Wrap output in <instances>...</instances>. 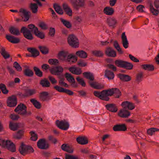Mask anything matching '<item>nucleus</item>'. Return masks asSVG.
<instances>
[{"instance_id":"nucleus-1","label":"nucleus","mask_w":159,"mask_h":159,"mask_svg":"<svg viewBox=\"0 0 159 159\" xmlns=\"http://www.w3.org/2000/svg\"><path fill=\"white\" fill-rule=\"evenodd\" d=\"M94 95L101 99L106 101L109 100V96H111L113 94L116 98H119L121 95V93L119 89L117 88L109 89L107 90H103L101 92L95 91L93 93Z\"/></svg>"},{"instance_id":"nucleus-2","label":"nucleus","mask_w":159,"mask_h":159,"mask_svg":"<svg viewBox=\"0 0 159 159\" xmlns=\"http://www.w3.org/2000/svg\"><path fill=\"white\" fill-rule=\"evenodd\" d=\"M121 105L122 106L123 108L118 113V115L121 117H128L130 115V113L127 109L133 110L134 108V106L132 103L128 101L122 102Z\"/></svg>"},{"instance_id":"nucleus-3","label":"nucleus","mask_w":159,"mask_h":159,"mask_svg":"<svg viewBox=\"0 0 159 159\" xmlns=\"http://www.w3.org/2000/svg\"><path fill=\"white\" fill-rule=\"evenodd\" d=\"M58 57L61 60L68 62L70 64L75 63L77 61V57L75 56L69 54L67 52L63 51L59 53Z\"/></svg>"},{"instance_id":"nucleus-4","label":"nucleus","mask_w":159,"mask_h":159,"mask_svg":"<svg viewBox=\"0 0 159 159\" xmlns=\"http://www.w3.org/2000/svg\"><path fill=\"white\" fill-rule=\"evenodd\" d=\"M28 27L30 30L25 27H23L21 29L20 32L23 34L26 38L29 40H32L33 39V37L31 32L34 33L35 31H37L38 29L33 24L29 25Z\"/></svg>"},{"instance_id":"nucleus-5","label":"nucleus","mask_w":159,"mask_h":159,"mask_svg":"<svg viewBox=\"0 0 159 159\" xmlns=\"http://www.w3.org/2000/svg\"><path fill=\"white\" fill-rule=\"evenodd\" d=\"M83 75L86 78L90 80L89 83L92 87L97 89H101L103 88L104 86L102 84L96 82L92 81L94 80L93 73L89 72H85L83 73Z\"/></svg>"},{"instance_id":"nucleus-6","label":"nucleus","mask_w":159,"mask_h":159,"mask_svg":"<svg viewBox=\"0 0 159 159\" xmlns=\"http://www.w3.org/2000/svg\"><path fill=\"white\" fill-rule=\"evenodd\" d=\"M115 64L119 67L125 68L128 70L131 69L133 66V65L131 63L120 59L116 60Z\"/></svg>"},{"instance_id":"nucleus-7","label":"nucleus","mask_w":159,"mask_h":159,"mask_svg":"<svg viewBox=\"0 0 159 159\" xmlns=\"http://www.w3.org/2000/svg\"><path fill=\"white\" fill-rule=\"evenodd\" d=\"M0 145L3 147H6L9 151L12 152L16 151V148L14 144L8 140L0 139Z\"/></svg>"},{"instance_id":"nucleus-8","label":"nucleus","mask_w":159,"mask_h":159,"mask_svg":"<svg viewBox=\"0 0 159 159\" xmlns=\"http://www.w3.org/2000/svg\"><path fill=\"white\" fill-rule=\"evenodd\" d=\"M67 40L68 43L70 45L74 48L78 47V40L74 35H70L68 38Z\"/></svg>"},{"instance_id":"nucleus-9","label":"nucleus","mask_w":159,"mask_h":159,"mask_svg":"<svg viewBox=\"0 0 159 159\" xmlns=\"http://www.w3.org/2000/svg\"><path fill=\"white\" fill-rule=\"evenodd\" d=\"M20 153L24 155L27 153H31L34 151L33 148L30 146H28L22 143L19 148Z\"/></svg>"},{"instance_id":"nucleus-10","label":"nucleus","mask_w":159,"mask_h":159,"mask_svg":"<svg viewBox=\"0 0 159 159\" xmlns=\"http://www.w3.org/2000/svg\"><path fill=\"white\" fill-rule=\"evenodd\" d=\"M26 107L23 104L20 103L15 109V111L18 113L22 115H25L27 112L26 111Z\"/></svg>"},{"instance_id":"nucleus-11","label":"nucleus","mask_w":159,"mask_h":159,"mask_svg":"<svg viewBox=\"0 0 159 159\" xmlns=\"http://www.w3.org/2000/svg\"><path fill=\"white\" fill-rule=\"evenodd\" d=\"M57 126L60 129L64 130L68 129L69 127V123L66 121L57 120L56 121Z\"/></svg>"},{"instance_id":"nucleus-12","label":"nucleus","mask_w":159,"mask_h":159,"mask_svg":"<svg viewBox=\"0 0 159 159\" xmlns=\"http://www.w3.org/2000/svg\"><path fill=\"white\" fill-rule=\"evenodd\" d=\"M19 13L24 21H26L28 20L30 13V11H28L25 9L21 8L20 10Z\"/></svg>"},{"instance_id":"nucleus-13","label":"nucleus","mask_w":159,"mask_h":159,"mask_svg":"<svg viewBox=\"0 0 159 159\" xmlns=\"http://www.w3.org/2000/svg\"><path fill=\"white\" fill-rule=\"evenodd\" d=\"M71 2L74 7L77 10L80 7L83 6L84 4V0H72Z\"/></svg>"},{"instance_id":"nucleus-14","label":"nucleus","mask_w":159,"mask_h":159,"mask_svg":"<svg viewBox=\"0 0 159 159\" xmlns=\"http://www.w3.org/2000/svg\"><path fill=\"white\" fill-rule=\"evenodd\" d=\"M52 74L55 75H59L63 71V68L60 66H57L50 69Z\"/></svg>"},{"instance_id":"nucleus-15","label":"nucleus","mask_w":159,"mask_h":159,"mask_svg":"<svg viewBox=\"0 0 159 159\" xmlns=\"http://www.w3.org/2000/svg\"><path fill=\"white\" fill-rule=\"evenodd\" d=\"M38 147L40 149H46L48 148V144L43 139H39L37 143Z\"/></svg>"},{"instance_id":"nucleus-16","label":"nucleus","mask_w":159,"mask_h":159,"mask_svg":"<svg viewBox=\"0 0 159 159\" xmlns=\"http://www.w3.org/2000/svg\"><path fill=\"white\" fill-rule=\"evenodd\" d=\"M7 103L8 106L10 107L15 106L17 104V99L16 97L13 95L9 97Z\"/></svg>"},{"instance_id":"nucleus-17","label":"nucleus","mask_w":159,"mask_h":159,"mask_svg":"<svg viewBox=\"0 0 159 159\" xmlns=\"http://www.w3.org/2000/svg\"><path fill=\"white\" fill-rule=\"evenodd\" d=\"M121 39L123 47L125 49L128 48L129 47V43L125 32H123L122 34Z\"/></svg>"},{"instance_id":"nucleus-18","label":"nucleus","mask_w":159,"mask_h":159,"mask_svg":"<svg viewBox=\"0 0 159 159\" xmlns=\"http://www.w3.org/2000/svg\"><path fill=\"white\" fill-rule=\"evenodd\" d=\"M126 127L124 124H117L113 127V129L115 131H125L126 130Z\"/></svg>"},{"instance_id":"nucleus-19","label":"nucleus","mask_w":159,"mask_h":159,"mask_svg":"<svg viewBox=\"0 0 159 159\" xmlns=\"http://www.w3.org/2000/svg\"><path fill=\"white\" fill-rule=\"evenodd\" d=\"M27 50L31 53L33 57H35L39 55V52L34 48H28Z\"/></svg>"},{"instance_id":"nucleus-20","label":"nucleus","mask_w":159,"mask_h":159,"mask_svg":"<svg viewBox=\"0 0 159 159\" xmlns=\"http://www.w3.org/2000/svg\"><path fill=\"white\" fill-rule=\"evenodd\" d=\"M6 38L9 42L12 43H17L20 42L19 39L10 35H7Z\"/></svg>"},{"instance_id":"nucleus-21","label":"nucleus","mask_w":159,"mask_h":159,"mask_svg":"<svg viewBox=\"0 0 159 159\" xmlns=\"http://www.w3.org/2000/svg\"><path fill=\"white\" fill-rule=\"evenodd\" d=\"M25 93L23 95L24 97H27L31 96L36 93V90L34 89H25Z\"/></svg>"},{"instance_id":"nucleus-22","label":"nucleus","mask_w":159,"mask_h":159,"mask_svg":"<svg viewBox=\"0 0 159 159\" xmlns=\"http://www.w3.org/2000/svg\"><path fill=\"white\" fill-rule=\"evenodd\" d=\"M106 53L108 56L113 57H115L116 55L115 51L110 47L107 48Z\"/></svg>"},{"instance_id":"nucleus-23","label":"nucleus","mask_w":159,"mask_h":159,"mask_svg":"<svg viewBox=\"0 0 159 159\" xmlns=\"http://www.w3.org/2000/svg\"><path fill=\"white\" fill-rule=\"evenodd\" d=\"M77 141L81 144H85L88 143L87 138L84 137H79L77 138Z\"/></svg>"},{"instance_id":"nucleus-24","label":"nucleus","mask_w":159,"mask_h":159,"mask_svg":"<svg viewBox=\"0 0 159 159\" xmlns=\"http://www.w3.org/2000/svg\"><path fill=\"white\" fill-rule=\"evenodd\" d=\"M69 70L73 74L79 75L81 73V70L80 69L76 68L75 66L69 68Z\"/></svg>"},{"instance_id":"nucleus-25","label":"nucleus","mask_w":159,"mask_h":159,"mask_svg":"<svg viewBox=\"0 0 159 159\" xmlns=\"http://www.w3.org/2000/svg\"><path fill=\"white\" fill-rule=\"evenodd\" d=\"M61 148L64 151L69 153H72L73 150L72 148L67 144H64L61 145Z\"/></svg>"},{"instance_id":"nucleus-26","label":"nucleus","mask_w":159,"mask_h":159,"mask_svg":"<svg viewBox=\"0 0 159 159\" xmlns=\"http://www.w3.org/2000/svg\"><path fill=\"white\" fill-rule=\"evenodd\" d=\"M107 110L112 112H116L117 110L116 107L114 104H109L106 105Z\"/></svg>"},{"instance_id":"nucleus-27","label":"nucleus","mask_w":159,"mask_h":159,"mask_svg":"<svg viewBox=\"0 0 159 159\" xmlns=\"http://www.w3.org/2000/svg\"><path fill=\"white\" fill-rule=\"evenodd\" d=\"M63 7L67 15L69 16H71L72 15V10L65 3H63Z\"/></svg>"},{"instance_id":"nucleus-28","label":"nucleus","mask_w":159,"mask_h":159,"mask_svg":"<svg viewBox=\"0 0 159 159\" xmlns=\"http://www.w3.org/2000/svg\"><path fill=\"white\" fill-rule=\"evenodd\" d=\"M65 76L68 81L70 83H72V85L74 86L75 84V81L74 78L72 75L68 73L66 74Z\"/></svg>"},{"instance_id":"nucleus-29","label":"nucleus","mask_w":159,"mask_h":159,"mask_svg":"<svg viewBox=\"0 0 159 159\" xmlns=\"http://www.w3.org/2000/svg\"><path fill=\"white\" fill-rule=\"evenodd\" d=\"M10 33L15 35H19L20 34L19 30L16 28L11 27L9 29Z\"/></svg>"},{"instance_id":"nucleus-30","label":"nucleus","mask_w":159,"mask_h":159,"mask_svg":"<svg viewBox=\"0 0 159 159\" xmlns=\"http://www.w3.org/2000/svg\"><path fill=\"white\" fill-rule=\"evenodd\" d=\"M118 77L122 80L128 81L130 80V77L127 75L120 74L118 75Z\"/></svg>"},{"instance_id":"nucleus-31","label":"nucleus","mask_w":159,"mask_h":159,"mask_svg":"<svg viewBox=\"0 0 159 159\" xmlns=\"http://www.w3.org/2000/svg\"><path fill=\"white\" fill-rule=\"evenodd\" d=\"M107 21L109 26L113 28L115 27V25L117 23L116 21L114 18H108Z\"/></svg>"},{"instance_id":"nucleus-32","label":"nucleus","mask_w":159,"mask_h":159,"mask_svg":"<svg viewBox=\"0 0 159 159\" xmlns=\"http://www.w3.org/2000/svg\"><path fill=\"white\" fill-rule=\"evenodd\" d=\"M76 55L79 57L83 58H85L87 57V53L83 50L77 51L76 53Z\"/></svg>"},{"instance_id":"nucleus-33","label":"nucleus","mask_w":159,"mask_h":159,"mask_svg":"<svg viewBox=\"0 0 159 159\" xmlns=\"http://www.w3.org/2000/svg\"><path fill=\"white\" fill-rule=\"evenodd\" d=\"M0 52L5 59H7L10 57L9 54L5 51V49L2 47H0Z\"/></svg>"},{"instance_id":"nucleus-34","label":"nucleus","mask_w":159,"mask_h":159,"mask_svg":"<svg viewBox=\"0 0 159 159\" xmlns=\"http://www.w3.org/2000/svg\"><path fill=\"white\" fill-rule=\"evenodd\" d=\"M105 75L109 80L113 79L114 77V73L108 70H106Z\"/></svg>"},{"instance_id":"nucleus-35","label":"nucleus","mask_w":159,"mask_h":159,"mask_svg":"<svg viewBox=\"0 0 159 159\" xmlns=\"http://www.w3.org/2000/svg\"><path fill=\"white\" fill-rule=\"evenodd\" d=\"M30 8L33 13H37L38 11V6L37 4L35 3H31L30 5Z\"/></svg>"},{"instance_id":"nucleus-36","label":"nucleus","mask_w":159,"mask_h":159,"mask_svg":"<svg viewBox=\"0 0 159 159\" xmlns=\"http://www.w3.org/2000/svg\"><path fill=\"white\" fill-rule=\"evenodd\" d=\"M113 45L115 48L120 54H122L123 53V51H122L117 41H114Z\"/></svg>"},{"instance_id":"nucleus-37","label":"nucleus","mask_w":159,"mask_h":159,"mask_svg":"<svg viewBox=\"0 0 159 159\" xmlns=\"http://www.w3.org/2000/svg\"><path fill=\"white\" fill-rule=\"evenodd\" d=\"M141 67L142 68L146 70H148L149 71H152L154 70V66L152 65L149 64H145L142 65L141 66Z\"/></svg>"},{"instance_id":"nucleus-38","label":"nucleus","mask_w":159,"mask_h":159,"mask_svg":"<svg viewBox=\"0 0 159 159\" xmlns=\"http://www.w3.org/2000/svg\"><path fill=\"white\" fill-rule=\"evenodd\" d=\"M104 11L106 14L111 15L113 13L114 10L111 7H107L104 8Z\"/></svg>"},{"instance_id":"nucleus-39","label":"nucleus","mask_w":159,"mask_h":159,"mask_svg":"<svg viewBox=\"0 0 159 159\" xmlns=\"http://www.w3.org/2000/svg\"><path fill=\"white\" fill-rule=\"evenodd\" d=\"M40 84L43 87H49L50 85L49 81L46 79L41 80L40 82Z\"/></svg>"},{"instance_id":"nucleus-40","label":"nucleus","mask_w":159,"mask_h":159,"mask_svg":"<svg viewBox=\"0 0 159 159\" xmlns=\"http://www.w3.org/2000/svg\"><path fill=\"white\" fill-rule=\"evenodd\" d=\"M54 8L55 11L58 14L60 15L63 14V10L61 8V7L57 4H54Z\"/></svg>"},{"instance_id":"nucleus-41","label":"nucleus","mask_w":159,"mask_h":159,"mask_svg":"<svg viewBox=\"0 0 159 159\" xmlns=\"http://www.w3.org/2000/svg\"><path fill=\"white\" fill-rule=\"evenodd\" d=\"M9 127L11 130L13 131H15L19 127V125L17 123H13L10 122L9 124Z\"/></svg>"},{"instance_id":"nucleus-42","label":"nucleus","mask_w":159,"mask_h":159,"mask_svg":"<svg viewBox=\"0 0 159 159\" xmlns=\"http://www.w3.org/2000/svg\"><path fill=\"white\" fill-rule=\"evenodd\" d=\"M159 131V129L152 128L148 129L147 131V133L149 135H152L156 131Z\"/></svg>"},{"instance_id":"nucleus-43","label":"nucleus","mask_w":159,"mask_h":159,"mask_svg":"<svg viewBox=\"0 0 159 159\" xmlns=\"http://www.w3.org/2000/svg\"><path fill=\"white\" fill-rule=\"evenodd\" d=\"M30 102L37 108L39 109L40 108L41 104L37 100L34 99H30Z\"/></svg>"},{"instance_id":"nucleus-44","label":"nucleus","mask_w":159,"mask_h":159,"mask_svg":"<svg viewBox=\"0 0 159 159\" xmlns=\"http://www.w3.org/2000/svg\"><path fill=\"white\" fill-rule=\"evenodd\" d=\"M48 95V93L47 92H43L41 93L40 95V99L43 101L46 100L47 96Z\"/></svg>"},{"instance_id":"nucleus-45","label":"nucleus","mask_w":159,"mask_h":159,"mask_svg":"<svg viewBox=\"0 0 159 159\" xmlns=\"http://www.w3.org/2000/svg\"><path fill=\"white\" fill-rule=\"evenodd\" d=\"M143 73L142 72H139L137 75L136 77V81L137 83H139L140 82L143 78Z\"/></svg>"},{"instance_id":"nucleus-46","label":"nucleus","mask_w":159,"mask_h":159,"mask_svg":"<svg viewBox=\"0 0 159 159\" xmlns=\"http://www.w3.org/2000/svg\"><path fill=\"white\" fill-rule=\"evenodd\" d=\"M0 89L4 94H6L8 92V90L7 89L6 86L4 84H0Z\"/></svg>"},{"instance_id":"nucleus-47","label":"nucleus","mask_w":159,"mask_h":159,"mask_svg":"<svg viewBox=\"0 0 159 159\" xmlns=\"http://www.w3.org/2000/svg\"><path fill=\"white\" fill-rule=\"evenodd\" d=\"M150 9L151 12L154 15H157L159 11L157 9H155L152 3L150 4Z\"/></svg>"},{"instance_id":"nucleus-48","label":"nucleus","mask_w":159,"mask_h":159,"mask_svg":"<svg viewBox=\"0 0 159 159\" xmlns=\"http://www.w3.org/2000/svg\"><path fill=\"white\" fill-rule=\"evenodd\" d=\"M23 134L24 131L23 130H20L14 136V137L16 139H20L22 138Z\"/></svg>"},{"instance_id":"nucleus-49","label":"nucleus","mask_w":159,"mask_h":159,"mask_svg":"<svg viewBox=\"0 0 159 159\" xmlns=\"http://www.w3.org/2000/svg\"><path fill=\"white\" fill-rule=\"evenodd\" d=\"M49 63L52 65L57 66L59 64V62L58 60L55 59H51L48 61Z\"/></svg>"},{"instance_id":"nucleus-50","label":"nucleus","mask_w":159,"mask_h":159,"mask_svg":"<svg viewBox=\"0 0 159 159\" xmlns=\"http://www.w3.org/2000/svg\"><path fill=\"white\" fill-rule=\"evenodd\" d=\"M34 70L37 75L40 77L42 76V72L39 68L36 67H34Z\"/></svg>"},{"instance_id":"nucleus-51","label":"nucleus","mask_w":159,"mask_h":159,"mask_svg":"<svg viewBox=\"0 0 159 159\" xmlns=\"http://www.w3.org/2000/svg\"><path fill=\"white\" fill-rule=\"evenodd\" d=\"M39 48L41 52L43 54H45L48 53V49L45 47L40 46Z\"/></svg>"},{"instance_id":"nucleus-52","label":"nucleus","mask_w":159,"mask_h":159,"mask_svg":"<svg viewBox=\"0 0 159 159\" xmlns=\"http://www.w3.org/2000/svg\"><path fill=\"white\" fill-rule=\"evenodd\" d=\"M24 74L26 76L30 77L33 76L34 74L32 71L29 69H26L25 70Z\"/></svg>"},{"instance_id":"nucleus-53","label":"nucleus","mask_w":159,"mask_h":159,"mask_svg":"<svg viewBox=\"0 0 159 159\" xmlns=\"http://www.w3.org/2000/svg\"><path fill=\"white\" fill-rule=\"evenodd\" d=\"M34 33L36 36L41 39H43L44 37V35L43 33L39 31L38 29L37 31H35Z\"/></svg>"},{"instance_id":"nucleus-54","label":"nucleus","mask_w":159,"mask_h":159,"mask_svg":"<svg viewBox=\"0 0 159 159\" xmlns=\"http://www.w3.org/2000/svg\"><path fill=\"white\" fill-rule=\"evenodd\" d=\"M61 21L62 23L64 25H65L67 28H70L71 26V24L68 21L62 19H61Z\"/></svg>"},{"instance_id":"nucleus-55","label":"nucleus","mask_w":159,"mask_h":159,"mask_svg":"<svg viewBox=\"0 0 159 159\" xmlns=\"http://www.w3.org/2000/svg\"><path fill=\"white\" fill-rule=\"evenodd\" d=\"M13 66L18 71H20L22 70L21 67L16 61H15L14 63Z\"/></svg>"},{"instance_id":"nucleus-56","label":"nucleus","mask_w":159,"mask_h":159,"mask_svg":"<svg viewBox=\"0 0 159 159\" xmlns=\"http://www.w3.org/2000/svg\"><path fill=\"white\" fill-rule=\"evenodd\" d=\"M30 133L31 136V139L34 141H36L38 139L37 135L33 131L30 132Z\"/></svg>"},{"instance_id":"nucleus-57","label":"nucleus","mask_w":159,"mask_h":159,"mask_svg":"<svg viewBox=\"0 0 159 159\" xmlns=\"http://www.w3.org/2000/svg\"><path fill=\"white\" fill-rule=\"evenodd\" d=\"M59 84L61 86H64L66 88H68V85L66 83L64 82V79L61 78L59 81Z\"/></svg>"},{"instance_id":"nucleus-58","label":"nucleus","mask_w":159,"mask_h":159,"mask_svg":"<svg viewBox=\"0 0 159 159\" xmlns=\"http://www.w3.org/2000/svg\"><path fill=\"white\" fill-rule=\"evenodd\" d=\"M93 53L95 56L98 57H101L103 55V53L100 51H93Z\"/></svg>"},{"instance_id":"nucleus-59","label":"nucleus","mask_w":159,"mask_h":159,"mask_svg":"<svg viewBox=\"0 0 159 159\" xmlns=\"http://www.w3.org/2000/svg\"><path fill=\"white\" fill-rule=\"evenodd\" d=\"M54 89L60 92L64 93L65 91V89L62 88L61 87L59 86L58 85H56L54 87Z\"/></svg>"},{"instance_id":"nucleus-60","label":"nucleus","mask_w":159,"mask_h":159,"mask_svg":"<svg viewBox=\"0 0 159 159\" xmlns=\"http://www.w3.org/2000/svg\"><path fill=\"white\" fill-rule=\"evenodd\" d=\"M77 81L82 86H85V83L84 81L82 79H80L79 77H77L76 78Z\"/></svg>"},{"instance_id":"nucleus-61","label":"nucleus","mask_w":159,"mask_h":159,"mask_svg":"<svg viewBox=\"0 0 159 159\" xmlns=\"http://www.w3.org/2000/svg\"><path fill=\"white\" fill-rule=\"evenodd\" d=\"M49 79L52 84H55L57 82V81L55 79L51 76L48 77Z\"/></svg>"},{"instance_id":"nucleus-62","label":"nucleus","mask_w":159,"mask_h":159,"mask_svg":"<svg viewBox=\"0 0 159 159\" xmlns=\"http://www.w3.org/2000/svg\"><path fill=\"white\" fill-rule=\"evenodd\" d=\"M10 117L13 120H17L19 118V116L15 114H12L10 116Z\"/></svg>"},{"instance_id":"nucleus-63","label":"nucleus","mask_w":159,"mask_h":159,"mask_svg":"<svg viewBox=\"0 0 159 159\" xmlns=\"http://www.w3.org/2000/svg\"><path fill=\"white\" fill-rule=\"evenodd\" d=\"M129 57L130 59L132 61L135 62H138L139 61V60L136 58L135 57L131 54L129 55Z\"/></svg>"},{"instance_id":"nucleus-64","label":"nucleus","mask_w":159,"mask_h":159,"mask_svg":"<svg viewBox=\"0 0 159 159\" xmlns=\"http://www.w3.org/2000/svg\"><path fill=\"white\" fill-rule=\"evenodd\" d=\"M65 158L66 159H78L76 157L70 155H66Z\"/></svg>"}]
</instances>
